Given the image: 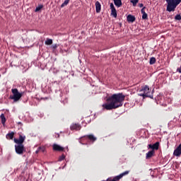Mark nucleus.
Instances as JSON below:
<instances>
[{"mask_svg": "<svg viewBox=\"0 0 181 181\" xmlns=\"http://www.w3.org/2000/svg\"><path fill=\"white\" fill-rule=\"evenodd\" d=\"M15 149L16 153L18 155H22L25 151V147L23 146V144H18L15 146Z\"/></svg>", "mask_w": 181, "mask_h": 181, "instance_id": "5", "label": "nucleus"}, {"mask_svg": "<svg viewBox=\"0 0 181 181\" xmlns=\"http://www.w3.org/2000/svg\"><path fill=\"white\" fill-rule=\"evenodd\" d=\"M53 49H57V44L52 45Z\"/></svg>", "mask_w": 181, "mask_h": 181, "instance_id": "29", "label": "nucleus"}, {"mask_svg": "<svg viewBox=\"0 0 181 181\" xmlns=\"http://www.w3.org/2000/svg\"><path fill=\"white\" fill-rule=\"evenodd\" d=\"M177 71H178V73H181V66L177 69Z\"/></svg>", "mask_w": 181, "mask_h": 181, "instance_id": "30", "label": "nucleus"}, {"mask_svg": "<svg viewBox=\"0 0 181 181\" xmlns=\"http://www.w3.org/2000/svg\"><path fill=\"white\" fill-rule=\"evenodd\" d=\"M87 136L90 141H97V138H95L93 134L88 135Z\"/></svg>", "mask_w": 181, "mask_h": 181, "instance_id": "19", "label": "nucleus"}, {"mask_svg": "<svg viewBox=\"0 0 181 181\" xmlns=\"http://www.w3.org/2000/svg\"><path fill=\"white\" fill-rule=\"evenodd\" d=\"M156 63V59L155 57H151L150 59V64H155Z\"/></svg>", "mask_w": 181, "mask_h": 181, "instance_id": "22", "label": "nucleus"}, {"mask_svg": "<svg viewBox=\"0 0 181 181\" xmlns=\"http://www.w3.org/2000/svg\"><path fill=\"white\" fill-rule=\"evenodd\" d=\"M111 15L114 16V18H117V10L115 8L111 10Z\"/></svg>", "mask_w": 181, "mask_h": 181, "instance_id": "20", "label": "nucleus"}, {"mask_svg": "<svg viewBox=\"0 0 181 181\" xmlns=\"http://www.w3.org/2000/svg\"><path fill=\"white\" fill-rule=\"evenodd\" d=\"M42 8H43V6H42V5L38 6L35 8V12H39V11H40V9H42Z\"/></svg>", "mask_w": 181, "mask_h": 181, "instance_id": "24", "label": "nucleus"}, {"mask_svg": "<svg viewBox=\"0 0 181 181\" xmlns=\"http://www.w3.org/2000/svg\"><path fill=\"white\" fill-rule=\"evenodd\" d=\"M130 2H132V4H133L134 6H136V4L138 2H139V0H132V1H130Z\"/></svg>", "mask_w": 181, "mask_h": 181, "instance_id": "23", "label": "nucleus"}, {"mask_svg": "<svg viewBox=\"0 0 181 181\" xmlns=\"http://www.w3.org/2000/svg\"><path fill=\"white\" fill-rule=\"evenodd\" d=\"M114 1V4L116 6H117V8H119L120 6H122V2L121 1V0H113Z\"/></svg>", "mask_w": 181, "mask_h": 181, "instance_id": "15", "label": "nucleus"}, {"mask_svg": "<svg viewBox=\"0 0 181 181\" xmlns=\"http://www.w3.org/2000/svg\"><path fill=\"white\" fill-rule=\"evenodd\" d=\"M11 93H13V95L10 96V98L13 100L14 103L19 101L21 98H22V95H23V93H19L16 88L12 89Z\"/></svg>", "mask_w": 181, "mask_h": 181, "instance_id": "3", "label": "nucleus"}, {"mask_svg": "<svg viewBox=\"0 0 181 181\" xmlns=\"http://www.w3.org/2000/svg\"><path fill=\"white\" fill-rule=\"evenodd\" d=\"M7 136H8V138H10V139H13V132L8 134Z\"/></svg>", "mask_w": 181, "mask_h": 181, "instance_id": "26", "label": "nucleus"}, {"mask_svg": "<svg viewBox=\"0 0 181 181\" xmlns=\"http://www.w3.org/2000/svg\"><path fill=\"white\" fill-rule=\"evenodd\" d=\"M175 19L176 21H181L180 14H177V16H175Z\"/></svg>", "mask_w": 181, "mask_h": 181, "instance_id": "25", "label": "nucleus"}, {"mask_svg": "<svg viewBox=\"0 0 181 181\" xmlns=\"http://www.w3.org/2000/svg\"><path fill=\"white\" fill-rule=\"evenodd\" d=\"M52 44H53V40L47 38V40H45V45H47V46H50V45H52Z\"/></svg>", "mask_w": 181, "mask_h": 181, "instance_id": "18", "label": "nucleus"}, {"mask_svg": "<svg viewBox=\"0 0 181 181\" xmlns=\"http://www.w3.org/2000/svg\"><path fill=\"white\" fill-rule=\"evenodd\" d=\"M95 5L97 13H100L101 12V4L99 1H96Z\"/></svg>", "mask_w": 181, "mask_h": 181, "instance_id": "12", "label": "nucleus"}, {"mask_svg": "<svg viewBox=\"0 0 181 181\" xmlns=\"http://www.w3.org/2000/svg\"><path fill=\"white\" fill-rule=\"evenodd\" d=\"M148 148H150L151 149H156V151H158V149H159V142H156L153 145L149 144Z\"/></svg>", "mask_w": 181, "mask_h": 181, "instance_id": "11", "label": "nucleus"}, {"mask_svg": "<svg viewBox=\"0 0 181 181\" xmlns=\"http://www.w3.org/2000/svg\"><path fill=\"white\" fill-rule=\"evenodd\" d=\"M53 150L54 151H58L59 152H62V151H64V148L62 147L60 145L54 144L53 145Z\"/></svg>", "mask_w": 181, "mask_h": 181, "instance_id": "9", "label": "nucleus"}, {"mask_svg": "<svg viewBox=\"0 0 181 181\" xmlns=\"http://www.w3.org/2000/svg\"><path fill=\"white\" fill-rule=\"evenodd\" d=\"M168 12H175L181 0H166Z\"/></svg>", "mask_w": 181, "mask_h": 181, "instance_id": "2", "label": "nucleus"}, {"mask_svg": "<svg viewBox=\"0 0 181 181\" xmlns=\"http://www.w3.org/2000/svg\"><path fill=\"white\" fill-rule=\"evenodd\" d=\"M173 155H174V156H177V157L180 156V155H181V144L174 151Z\"/></svg>", "mask_w": 181, "mask_h": 181, "instance_id": "8", "label": "nucleus"}, {"mask_svg": "<svg viewBox=\"0 0 181 181\" xmlns=\"http://www.w3.org/2000/svg\"><path fill=\"white\" fill-rule=\"evenodd\" d=\"M110 9H111V11L112 9H115V7L114 6V4H112V3L110 4Z\"/></svg>", "mask_w": 181, "mask_h": 181, "instance_id": "28", "label": "nucleus"}, {"mask_svg": "<svg viewBox=\"0 0 181 181\" xmlns=\"http://www.w3.org/2000/svg\"><path fill=\"white\" fill-rule=\"evenodd\" d=\"M70 128L71 131H80V129H81V126L78 124H72Z\"/></svg>", "mask_w": 181, "mask_h": 181, "instance_id": "7", "label": "nucleus"}, {"mask_svg": "<svg viewBox=\"0 0 181 181\" xmlns=\"http://www.w3.org/2000/svg\"><path fill=\"white\" fill-rule=\"evenodd\" d=\"M153 153H155V151H153V150L148 151L146 153V158H152V156H153Z\"/></svg>", "mask_w": 181, "mask_h": 181, "instance_id": "17", "label": "nucleus"}, {"mask_svg": "<svg viewBox=\"0 0 181 181\" xmlns=\"http://www.w3.org/2000/svg\"><path fill=\"white\" fill-rule=\"evenodd\" d=\"M40 149H42V148H39L36 151H35V153H39V151H40Z\"/></svg>", "mask_w": 181, "mask_h": 181, "instance_id": "31", "label": "nucleus"}, {"mask_svg": "<svg viewBox=\"0 0 181 181\" xmlns=\"http://www.w3.org/2000/svg\"><path fill=\"white\" fill-rule=\"evenodd\" d=\"M25 139H26V136L20 135L19 139H14L15 144L17 145H23V142H25Z\"/></svg>", "mask_w": 181, "mask_h": 181, "instance_id": "6", "label": "nucleus"}, {"mask_svg": "<svg viewBox=\"0 0 181 181\" xmlns=\"http://www.w3.org/2000/svg\"><path fill=\"white\" fill-rule=\"evenodd\" d=\"M66 158V156L64 155H62V156L59 157V160L62 161L64 160V159Z\"/></svg>", "mask_w": 181, "mask_h": 181, "instance_id": "27", "label": "nucleus"}, {"mask_svg": "<svg viewBox=\"0 0 181 181\" xmlns=\"http://www.w3.org/2000/svg\"><path fill=\"white\" fill-rule=\"evenodd\" d=\"M128 173H129V171H125L124 173L120 174L118 176H116L115 177L114 180H112V181H117V180H119V179H121L122 177L125 176V175H128Z\"/></svg>", "mask_w": 181, "mask_h": 181, "instance_id": "10", "label": "nucleus"}, {"mask_svg": "<svg viewBox=\"0 0 181 181\" xmlns=\"http://www.w3.org/2000/svg\"><path fill=\"white\" fill-rule=\"evenodd\" d=\"M70 0H65L64 3L61 5V8H64V6H66V5H69V2Z\"/></svg>", "mask_w": 181, "mask_h": 181, "instance_id": "21", "label": "nucleus"}, {"mask_svg": "<svg viewBox=\"0 0 181 181\" xmlns=\"http://www.w3.org/2000/svg\"><path fill=\"white\" fill-rule=\"evenodd\" d=\"M125 100V95L122 93L114 94L107 99V103H104L102 107L103 110H115L119 107H122V103Z\"/></svg>", "mask_w": 181, "mask_h": 181, "instance_id": "1", "label": "nucleus"}, {"mask_svg": "<svg viewBox=\"0 0 181 181\" xmlns=\"http://www.w3.org/2000/svg\"><path fill=\"white\" fill-rule=\"evenodd\" d=\"M127 22H131L132 23L135 22V16L132 15L127 16Z\"/></svg>", "mask_w": 181, "mask_h": 181, "instance_id": "13", "label": "nucleus"}, {"mask_svg": "<svg viewBox=\"0 0 181 181\" xmlns=\"http://www.w3.org/2000/svg\"><path fill=\"white\" fill-rule=\"evenodd\" d=\"M141 12L142 13V19H148V14L145 13V7L141 9Z\"/></svg>", "mask_w": 181, "mask_h": 181, "instance_id": "14", "label": "nucleus"}, {"mask_svg": "<svg viewBox=\"0 0 181 181\" xmlns=\"http://www.w3.org/2000/svg\"><path fill=\"white\" fill-rule=\"evenodd\" d=\"M139 6H140V8H142L144 6V4H140Z\"/></svg>", "mask_w": 181, "mask_h": 181, "instance_id": "32", "label": "nucleus"}, {"mask_svg": "<svg viewBox=\"0 0 181 181\" xmlns=\"http://www.w3.org/2000/svg\"><path fill=\"white\" fill-rule=\"evenodd\" d=\"M0 118L1 119V124L4 125V127H5V123L6 122V118H5V115L1 114Z\"/></svg>", "mask_w": 181, "mask_h": 181, "instance_id": "16", "label": "nucleus"}, {"mask_svg": "<svg viewBox=\"0 0 181 181\" xmlns=\"http://www.w3.org/2000/svg\"><path fill=\"white\" fill-rule=\"evenodd\" d=\"M151 89L149 88L148 86H144L141 90H140V93L139 94V95H140V97H151Z\"/></svg>", "mask_w": 181, "mask_h": 181, "instance_id": "4", "label": "nucleus"}]
</instances>
